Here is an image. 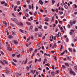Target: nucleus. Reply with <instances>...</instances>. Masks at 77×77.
Wrapping results in <instances>:
<instances>
[{
  "label": "nucleus",
  "mask_w": 77,
  "mask_h": 77,
  "mask_svg": "<svg viewBox=\"0 0 77 77\" xmlns=\"http://www.w3.org/2000/svg\"><path fill=\"white\" fill-rule=\"evenodd\" d=\"M14 10L15 11H17V8H16V6H14Z\"/></svg>",
  "instance_id": "58836bf2"
},
{
  "label": "nucleus",
  "mask_w": 77,
  "mask_h": 77,
  "mask_svg": "<svg viewBox=\"0 0 77 77\" xmlns=\"http://www.w3.org/2000/svg\"><path fill=\"white\" fill-rule=\"evenodd\" d=\"M3 62H4L5 63V64H6L7 65L8 64V61H6V60H3Z\"/></svg>",
  "instance_id": "0eeeda50"
},
{
  "label": "nucleus",
  "mask_w": 77,
  "mask_h": 77,
  "mask_svg": "<svg viewBox=\"0 0 77 77\" xmlns=\"http://www.w3.org/2000/svg\"><path fill=\"white\" fill-rule=\"evenodd\" d=\"M52 68L53 69H54V65H52Z\"/></svg>",
  "instance_id": "052dcab7"
},
{
  "label": "nucleus",
  "mask_w": 77,
  "mask_h": 77,
  "mask_svg": "<svg viewBox=\"0 0 77 77\" xmlns=\"http://www.w3.org/2000/svg\"><path fill=\"white\" fill-rule=\"evenodd\" d=\"M77 40V38H75L74 39V41H76Z\"/></svg>",
  "instance_id": "c85d7f7f"
},
{
  "label": "nucleus",
  "mask_w": 77,
  "mask_h": 77,
  "mask_svg": "<svg viewBox=\"0 0 77 77\" xmlns=\"http://www.w3.org/2000/svg\"><path fill=\"white\" fill-rule=\"evenodd\" d=\"M3 23V24H5V25L6 26H7V23L6 22V21H4Z\"/></svg>",
  "instance_id": "6e6552de"
},
{
  "label": "nucleus",
  "mask_w": 77,
  "mask_h": 77,
  "mask_svg": "<svg viewBox=\"0 0 77 77\" xmlns=\"http://www.w3.org/2000/svg\"><path fill=\"white\" fill-rule=\"evenodd\" d=\"M40 11H41V12H43V10H42V9H41L40 10Z\"/></svg>",
  "instance_id": "4d7b16f0"
},
{
  "label": "nucleus",
  "mask_w": 77,
  "mask_h": 77,
  "mask_svg": "<svg viewBox=\"0 0 77 77\" xmlns=\"http://www.w3.org/2000/svg\"><path fill=\"white\" fill-rule=\"evenodd\" d=\"M33 28V26H30L29 29H32Z\"/></svg>",
  "instance_id": "5fc2aeb1"
},
{
  "label": "nucleus",
  "mask_w": 77,
  "mask_h": 77,
  "mask_svg": "<svg viewBox=\"0 0 77 77\" xmlns=\"http://www.w3.org/2000/svg\"><path fill=\"white\" fill-rule=\"evenodd\" d=\"M29 31H30V32L32 31V29H30L29 28Z\"/></svg>",
  "instance_id": "8fccbe9b"
},
{
  "label": "nucleus",
  "mask_w": 77,
  "mask_h": 77,
  "mask_svg": "<svg viewBox=\"0 0 77 77\" xmlns=\"http://www.w3.org/2000/svg\"><path fill=\"white\" fill-rule=\"evenodd\" d=\"M0 63H2V65H4L5 63H3V62L2 61L0 60Z\"/></svg>",
  "instance_id": "f3484780"
},
{
  "label": "nucleus",
  "mask_w": 77,
  "mask_h": 77,
  "mask_svg": "<svg viewBox=\"0 0 77 77\" xmlns=\"http://www.w3.org/2000/svg\"><path fill=\"white\" fill-rule=\"evenodd\" d=\"M20 25H21V26H23V23H21V22H20Z\"/></svg>",
  "instance_id": "5701e85b"
},
{
  "label": "nucleus",
  "mask_w": 77,
  "mask_h": 77,
  "mask_svg": "<svg viewBox=\"0 0 77 77\" xmlns=\"http://www.w3.org/2000/svg\"><path fill=\"white\" fill-rule=\"evenodd\" d=\"M62 67H63V69H65V68H66V67L64 65H62Z\"/></svg>",
  "instance_id": "393cba45"
},
{
  "label": "nucleus",
  "mask_w": 77,
  "mask_h": 77,
  "mask_svg": "<svg viewBox=\"0 0 77 77\" xmlns=\"http://www.w3.org/2000/svg\"><path fill=\"white\" fill-rule=\"evenodd\" d=\"M13 42H14V44L16 45H17V44H18V41H17V40H14L13 41Z\"/></svg>",
  "instance_id": "7ed1b4c3"
},
{
  "label": "nucleus",
  "mask_w": 77,
  "mask_h": 77,
  "mask_svg": "<svg viewBox=\"0 0 77 77\" xmlns=\"http://www.w3.org/2000/svg\"><path fill=\"white\" fill-rule=\"evenodd\" d=\"M69 72L70 74H73V75H75V72H74L73 71H72V69H70L69 70Z\"/></svg>",
  "instance_id": "f03ea898"
},
{
  "label": "nucleus",
  "mask_w": 77,
  "mask_h": 77,
  "mask_svg": "<svg viewBox=\"0 0 77 77\" xmlns=\"http://www.w3.org/2000/svg\"><path fill=\"white\" fill-rule=\"evenodd\" d=\"M11 20H12V21H14V20H15V18H11Z\"/></svg>",
  "instance_id": "c756f323"
},
{
  "label": "nucleus",
  "mask_w": 77,
  "mask_h": 77,
  "mask_svg": "<svg viewBox=\"0 0 77 77\" xmlns=\"http://www.w3.org/2000/svg\"><path fill=\"white\" fill-rule=\"evenodd\" d=\"M26 24L28 25H30L31 24L30 23H29V22H26Z\"/></svg>",
  "instance_id": "2f4dec72"
},
{
  "label": "nucleus",
  "mask_w": 77,
  "mask_h": 77,
  "mask_svg": "<svg viewBox=\"0 0 77 77\" xmlns=\"http://www.w3.org/2000/svg\"><path fill=\"white\" fill-rule=\"evenodd\" d=\"M5 1L3 2H1V5H3V4H5Z\"/></svg>",
  "instance_id": "bb28decb"
},
{
  "label": "nucleus",
  "mask_w": 77,
  "mask_h": 77,
  "mask_svg": "<svg viewBox=\"0 0 77 77\" xmlns=\"http://www.w3.org/2000/svg\"><path fill=\"white\" fill-rule=\"evenodd\" d=\"M45 21H49V19L48 18H46L45 20Z\"/></svg>",
  "instance_id": "f8f14e48"
},
{
  "label": "nucleus",
  "mask_w": 77,
  "mask_h": 77,
  "mask_svg": "<svg viewBox=\"0 0 77 77\" xmlns=\"http://www.w3.org/2000/svg\"><path fill=\"white\" fill-rule=\"evenodd\" d=\"M38 27L39 29H41L42 28V26H41V25H40V26H38Z\"/></svg>",
  "instance_id": "f704fd0d"
},
{
  "label": "nucleus",
  "mask_w": 77,
  "mask_h": 77,
  "mask_svg": "<svg viewBox=\"0 0 77 77\" xmlns=\"http://www.w3.org/2000/svg\"><path fill=\"white\" fill-rule=\"evenodd\" d=\"M45 56H48V54H46V53H45L44 54Z\"/></svg>",
  "instance_id": "3c124183"
},
{
  "label": "nucleus",
  "mask_w": 77,
  "mask_h": 77,
  "mask_svg": "<svg viewBox=\"0 0 77 77\" xmlns=\"http://www.w3.org/2000/svg\"><path fill=\"white\" fill-rule=\"evenodd\" d=\"M66 57H67V59L69 60H70L71 59H69V57H68V56H67Z\"/></svg>",
  "instance_id": "b1692460"
},
{
  "label": "nucleus",
  "mask_w": 77,
  "mask_h": 77,
  "mask_svg": "<svg viewBox=\"0 0 77 77\" xmlns=\"http://www.w3.org/2000/svg\"><path fill=\"white\" fill-rule=\"evenodd\" d=\"M74 68H75V69L77 70V67L76 66H74Z\"/></svg>",
  "instance_id": "6e6d98bb"
},
{
  "label": "nucleus",
  "mask_w": 77,
  "mask_h": 77,
  "mask_svg": "<svg viewBox=\"0 0 77 77\" xmlns=\"http://www.w3.org/2000/svg\"><path fill=\"white\" fill-rule=\"evenodd\" d=\"M1 54H3V55H4V53L2 51H1Z\"/></svg>",
  "instance_id": "09e8293b"
},
{
  "label": "nucleus",
  "mask_w": 77,
  "mask_h": 77,
  "mask_svg": "<svg viewBox=\"0 0 77 77\" xmlns=\"http://www.w3.org/2000/svg\"><path fill=\"white\" fill-rule=\"evenodd\" d=\"M65 65L66 66H69V64L68 63H65Z\"/></svg>",
  "instance_id": "2eb2a0df"
},
{
  "label": "nucleus",
  "mask_w": 77,
  "mask_h": 77,
  "mask_svg": "<svg viewBox=\"0 0 77 77\" xmlns=\"http://www.w3.org/2000/svg\"><path fill=\"white\" fill-rule=\"evenodd\" d=\"M69 50L71 52H72V48H69Z\"/></svg>",
  "instance_id": "412c9836"
},
{
  "label": "nucleus",
  "mask_w": 77,
  "mask_h": 77,
  "mask_svg": "<svg viewBox=\"0 0 77 77\" xmlns=\"http://www.w3.org/2000/svg\"><path fill=\"white\" fill-rule=\"evenodd\" d=\"M69 40V39H68V38H66V41L67 42H68V41Z\"/></svg>",
  "instance_id": "a18cd8bd"
},
{
  "label": "nucleus",
  "mask_w": 77,
  "mask_h": 77,
  "mask_svg": "<svg viewBox=\"0 0 77 77\" xmlns=\"http://www.w3.org/2000/svg\"><path fill=\"white\" fill-rule=\"evenodd\" d=\"M39 37H42V33L40 34H39Z\"/></svg>",
  "instance_id": "473e14b6"
},
{
  "label": "nucleus",
  "mask_w": 77,
  "mask_h": 77,
  "mask_svg": "<svg viewBox=\"0 0 77 77\" xmlns=\"http://www.w3.org/2000/svg\"><path fill=\"white\" fill-rule=\"evenodd\" d=\"M29 9H31V8H32V6H31L30 5H29Z\"/></svg>",
  "instance_id": "37998d69"
},
{
  "label": "nucleus",
  "mask_w": 77,
  "mask_h": 77,
  "mask_svg": "<svg viewBox=\"0 0 77 77\" xmlns=\"http://www.w3.org/2000/svg\"><path fill=\"white\" fill-rule=\"evenodd\" d=\"M30 37L29 38L27 39V40L26 41V42H28V41H29V40H30Z\"/></svg>",
  "instance_id": "7c9ffc66"
},
{
  "label": "nucleus",
  "mask_w": 77,
  "mask_h": 77,
  "mask_svg": "<svg viewBox=\"0 0 77 77\" xmlns=\"http://www.w3.org/2000/svg\"><path fill=\"white\" fill-rule=\"evenodd\" d=\"M20 57V54H19L18 55H17V57Z\"/></svg>",
  "instance_id": "49530a36"
},
{
  "label": "nucleus",
  "mask_w": 77,
  "mask_h": 77,
  "mask_svg": "<svg viewBox=\"0 0 77 77\" xmlns=\"http://www.w3.org/2000/svg\"><path fill=\"white\" fill-rule=\"evenodd\" d=\"M20 32H22V33H24V31L23 30H22L21 29H20Z\"/></svg>",
  "instance_id": "4be33fe9"
},
{
  "label": "nucleus",
  "mask_w": 77,
  "mask_h": 77,
  "mask_svg": "<svg viewBox=\"0 0 77 77\" xmlns=\"http://www.w3.org/2000/svg\"><path fill=\"white\" fill-rule=\"evenodd\" d=\"M41 60V58H40L38 60V62H40Z\"/></svg>",
  "instance_id": "ea45409f"
},
{
  "label": "nucleus",
  "mask_w": 77,
  "mask_h": 77,
  "mask_svg": "<svg viewBox=\"0 0 77 77\" xmlns=\"http://www.w3.org/2000/svg\"><path fill=\"white\" fill-rule=\"evenodd\" d=\"M11 25L12 26H14V25L12 23H11Z\"/></svg>",
  "instance_id": "603ef678"
},
{
  "label": "nucleus",
  "mask_w": 77,
  "mask_h": 77,
  "mask_svg": "<svg viewBox=\"0 0 77 77\" xmlns=\"http://www.w3.org/2000/svg\"><path fill=\"white\" fill-rule=\"evenodd\" d=\"M13 61H14V62H17V60L14 59H13Z\"/></svg>",
  "instance_id": "a878e982"
},
{
  "label": "nucleus",
  "mask_w": 77,
  "mask_h": 77,
  "mask_svg": "<svg viewBox=\"0 0 77 77\" xmlns=\"http://www.w3.org/2000/svg\"><path fill=\"white\" fill-rule=\"evenodd\" d=\"M15 33H16V32H13V31H12V35H13L14 36L15 35Z\"/></svg>",
  "instance_id": "9b49d317"
},
{
  "label": "nucleus",
  "mask_w": 77,
  "mask_h": 77,
  "mask_svg": "<svg viewBox=\"0 0 77 77\" xmlns=\"http://www.w3.org/2000/svg\"><path fill=\"white\" fill-rule=\"evenodd\" d=\"M12 15L14 17H16V16L15 15V14H14V13H12Z\"/></svg>",
  "instance_id": "c9c22d12"
},
{
  "label": "nucleus",
  "mask_w": 77,
  "mask_h": 77,
  "mask_svg": "<svg viewBox=\"0 0 77 77\" xmlns=\"http://www.w3.org/2000/svg\"><path fill=\"white\" fill-rule=\"evenodd\" d=\"M30 38H31V39H32V40H33V39H34L33 38V35L31 36L30 37Z\"/></svg>",
  "instance_id": "aec40b11"
},
{
  "label": "nucleus",
  "mask_w": 77,
  "mask_h": 77,
  "mask_svg": "<svg viewBox=\"0 0 77 77\" xmlns=\"http://www.w3.org/2000/svg\"><path fill=\"white\" fill-rule=\"evenodd\" d=\"M72 31H71L70 32V35H73L74 34V33H73V32H74V30H71Z\"/></svg>",
  "instance_id": "20e7f679"
},
{
  "label": "nucleus",
  "mask_w": 77,
  "mask_h": 77,
  "mask_svg": "<svg viewBox=\"0 0 77 77\" xmlns=\"http://www.w3.org/2000/svg\"><path fill=\"white\" fill-rule=\"evenodd\" d=\"M14 21L16 22V23L17 24L20 25V22L18 21V20H17V19L15 18Z\"/></svg>",
  "instance_id": "f257e3e1"
},
{
  "label": "nucleus",
  "mask_w": 77,
  "mask_h": 77,
  "mask_svg": "<svg viewBox=\"0 0 77 77\" xmlns=\"http://www.w3.org/2000/svg\"><path fill=\"white\" fill-rule=\"evenodd\" d=\"M12 65H14V66H16L17 65H16V64H15V63H14V62H12Z\"/></svg>",
  "instance_id": "dca6fc26"
},
{
  "label": "nucleus",
  "mask_w": 77,
  "mask_h": 77,
  "mask_svg": "<svg viewBox=\"0 0 77 77\" xmlns=\"http://www.w3.org/2000/svg\"><path fill=\"white\" fill-rule=\"evenodd\" d=\"M52 5H54V3H55V0H52Z\"/></svg>",
  "instance_id": "4468645a"
},
{
  "label": "nucleus",
  "mask_w": 77,
  "mask_h": 77,
  "mask_svg": "<svg viewBox=\"0 0 77 77\" xmlns=\"http://www.w3.org/2000/svg\"><path fill=\"white\" fill-rule=\"evenodd\" d=\"M34 55H35V52H33L32 55V57H33Z\"/></svg>",
  "instance_id": "4c0bfd02"
},
{
  "label": "nucleus",
  "mask_w": 77,
  "mask_h": 77,
  "mask_svg": "<svg viewBox=\"0 0 77 77\" xmlns=\"http://www.w3.org/2000/svg\"><path fill=\"white\" fill-rule=\"evenodd\" d=\"M32 61H30V62H29V64H30V63H32Z\"/></svg>",
  "instance_id": "69168bd1"
},
{
  "label": "nucleus",
  "mask_w": 77,
  "mask_h": 77,
  "mask_svg": "<svg viewBox=\"0 0 77 77\" xmlns=\"http://www.w3.org/2000/svg\"><path fill=\"white\" fill-rule=\"evenodd\" d=\"M60 42H61L60 41H58L57 42V43H58V44H60Z\"/></svg>",
  "instance_id": "338daca9"
},
{
  "label": "nucleus",
  "mask_w": 77,
  "mask_h": 77,
  "mask_svg": "<svg viewBox=\"0 0 77 77\" xmlns=\"http://www.w3.org/2000/svg\"><path fill=\"white\" fill-rule=\"evenodd\" d=\"M53 39H52V38H51L50 39V41H53Z\"/></svg>",
  "instance_id": "680f3d73"
},
{
  "label": "nucleus",
  "mask_w": 77,
  "mask_h": 77,
  "mask_svg": "<svg viewBox=\"0 0 77 77\" xmlns=\"http://www.w3.org/2000/svg\"><path fill=\"white\" fill-rule=\"evenodd\" d=\"M27 58H26V60L25 62V63H24V64H26V63H27Z\"/></svg>",
  "instance_id": "6ab92c4d"
},
{
  "label": "nucleus",
  "mask_w": 77,
  "mask_h": 77,
  "mask_svg": "<svg viewBox=\"0 0 77 77\" xmlns=\"http://www.w3.org/2000/svg\"><path fill=\"white\" fill-rule=\"evenodd\" d=\"M8 50H9V51H12V48H10V47H8L7 48Z\"/></svg>",
  "instance_id": "423d86ee"
},
{
  "label": "nucleus",
  "mask_w": 77,
  "mask_h": 77,
  "mask_svg": "<svg viewBox=\"0 0 77 77\" xmlns=\"http://www.w3.org/2000/svg\"><path fill=\"white\" fill-rule=\"evenodd\" d=\"M65 51H64L63 53L61 54V55H63V54H64V53H65Z\"/></svg>",
  "instance_id": "c03bdc74"
},
{
  "label": "nucleus",
  "mask_w": 77,
  "mask_h": 77,
  "mask_svg": "<svg viewBox=\"0 0 77 77\" xmlns=\"http://www.w3.org/2000/svg\"><path fill=\"white\" fill-rule=\"evenodd\" d=\"M20 1H18L17 3V5H20Z\"/></svg>",
  "instance_id": "e433bc0d"
},
{
  "label": "nucleus",
  "mask_w": 77,
  "mask_h": 77,
  "mask_svg": "<svg viewBox=\"0 0 77 77\" xmlns=\"http://www.w3.org/2000/svg\"><path fill=\"white\" fill-rule=\"evenodd\" d=\"M36 10H37V9H38V8H39L38 6H36Z\"/></svg>",
  "instance_id": "0e129e2a"
},
{
  "label": "nucleus",
  "mask_w": 77,
  "mask_h": 77,
  "mask_svg": "<svg viewBox=\"0 0 77 77\" xmlns=\"http://www.w3.org/2000/svg\"><path fill=\"white\" fill-rule=\"evenodd\" d=\"M30 68H29V67H28L26 69H27V71H29V69H30Z\"/></svg>",
  "instance_id": "72a5a7b5"
},
{
  "label": "nucleus",
  "mask_w": 77,
  "mask_h": 77,
  "mask_svg": "<svg viewBox=\"0 0 77 77\" xmlns=\"http://www.w3.org/2000/svg\"><path fill=\"white\" fill-rule=\"evenodd\" d=\"M13 36L12 35H10L8 37V38L9 39H11V38H12Z\"/></svg>",
  "instance_id": "9d476101"
},
{
  "label": "nucleus",
  "mask_w": 77,
  "mask_h": 77,
  "mask_svg": "<svg viewBox=\"0 0 77 77\" xmlns=\"http://www.w3.org/2000/svg\"><path fill=\"white\" fill-rule=\"evenodd\" d=\"M26 2L29 4V3H30V0H27Z\"/></svg>",
  "instance_id": "a211bd4d"
},
{
  "label": "nucleus",
  "mask_w": 77,
  "mask_h": 77,
  "mask_svg": "<svg viewBox=\"0 0 77 77\" xmlns=\"http://www.w3.org/2000/svg\"><path fill=\"white\" fill-rule=\"evenodd\" d=\"M25 16L26 17H28V16H29V14H25Z\"/></svg>",
  "instance_id": "a19ab883"
},
{
  "label": "nucleus",
  "mask_w": 77,
  "mask_h": 77,
  "mask_svg": "<svg viewBox=\"0 0 77 77\" xmlns=\"http://www.w3.org/2000/svg\"><path fill=\"white\" fill-rule=\"evenodd\" d=\"M57 73H59V71L57 70L56 71L54 72V73L55 74H57Z\"/></svg>",
  "instance_id": "ddd939ff"
},
{
  "label": "nucleus",
  "mask_w": 77,
  "mask_h": 77,
  "mask_svg": "<svg viewBox=\"0 0 77 77\" xmlns=\"http://www.w3.org/2000/svg\"><path fill=\"white\" fill-rule=\"evenodd\" d=\"M38 28H35V31H38Z\"/></svg>",
  "instance_id": "79ce46f5"
},
{
  "label": "nucleus",
  "mask_w": 77,
  "mask_h": 77,
  "mask_svg": "<svg viewBox=\"0 0 77 77\" xmlns=\"http://www.w3.org/2000/svg\"><path fill=\"white\" fill-rule=\"evenodd\" d=\"M33 50V49L32 48H30L29 50V51H32Z\"/></svg>",
  "instance_id": "cd10ccee"
},
{
  "label": "nucleus",
  "mask_w": 77,
  "mask_h": 77,
  "mask_svg": "<svg viewBox=\"0 0 77 77\" xmlns=\"http://www.w3.org/2000/svg\"><path fill=\"white\" fill-rule=\"evenodd\" d=\"M55 11H56L57 12H58V9H57V8Z\"/></svg>",
  "instance_id": "774afa93"
},
{
  "label": "nucleus",
  "mask_w": 77,
  "mask_h": 77,
  "mask_svg": "<svg viewBox=\"0 0 77 77\" xmlns=\"http://www.w3.org/2000/svg\"><path fill=\"white\" fill-rule=\"evenodd\" d=\"M37 51H38V50L37 49H36L34 51V52L36 53L37 52Z\"/></svg>",
  "instance_id": "864d4df0"
},
{
  "label": "nucleus",
  "mask_w": 77,
  "mask_h": 77,
  "mask_svg": "<svg viewBox=\"0 0 77 77\" xmlns=\"http://www.w3.org/2000/svg\"><path fill=\"white\" fill-rule=\"evenodd\" d=\"M63 48V46H62V45H61V48L60 49V50H61Z\"/></svg>",
  "instance_id": "de8ad7c7"
},
{
  "label": "nucleus",
  "mask_w": 77,
  "mask_h": 77,
  "mask_svg": "<svg viewBox=\"0 0 77 77\" xmlns=\"http://www.w3.org/2000/svg\"><path fill=\"white\" fill-rule=\"evenodd\" d=\"M44 28L45 29H47V26H45L44 27Z\"/></svg>",
  "instance_id": "13d9d810"
},
{
  "label": "nucleus",
  "mask_w": 77,
  "mask_h": 77,
  "mask_svg": "<svg viewBox=\"0 0 77 77\" xmlns=\"http://www.w3.org/2000/svg\"><path fill=\"white\" fill-rule=\"evenodd\" d=\"M39 3L40 5H43V4H44L43 2H42V0H40L39 1Z\"/></svg>",
  "instance_id": "39448f33"
},
{
  "label": "nucleus",
  "mask_w": 77,
  "mask_h": 77,
  "mask_svg": "<svg viewBox=\"0 0 77 77\" xmlns=\"http://www.w3.org/2000/svg\"><path fill=\"white\" fill-rule=\"evenodd\" d=\"M70 23L71 24V26H72V21H70Z\"/></svg>",
  "instance_id": "e2e57ef3"
},
{
  "label": "nucleus",
  "mask_w": 77,
  "mask_h": 77,
  "mask_svg": "<svg viewBox=\"0 0 77 77\" xmlns=\"http://www.w3.org/2000/svg\"><path fill=\"white\" fill-rule=\"evenodd\" d=\"M51 74L53 76H54V72H52L51 73Z\"/></svg>",
  "instance_id": "1a4fd4ad"
},
{
  "label": "nucleus",
  "mask_w": 77,
  "mask_h": 77,
  "mask_svg": "<svg viewBox=\"0 0 77 77\" xmlns=\"http://www.w3.org/2000/svg\"><path fill=\"white\" fill-rule=\"evenodd\" d=\"M15 56V54H13L12 55V57H14Z\"/></svg>",
  "instance_id": "bf43d9fd"
}]
</instances>
